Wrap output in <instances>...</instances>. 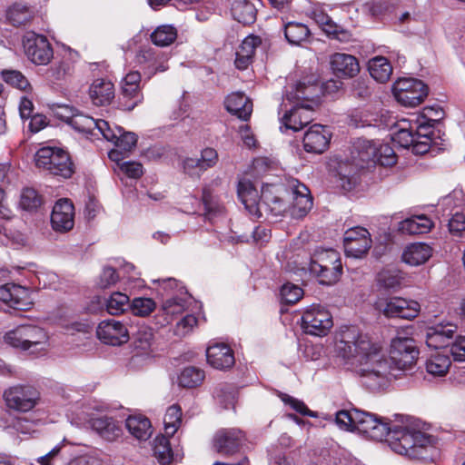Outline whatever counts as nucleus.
<instances>
[{
	"label": "nucleus",
	"mask_w": 465,
	"mask_h": 465,
	"mask_svg": "<svg viewBox=\"0 0 465 465\" xmlns=\"http://www.w3.org/2000/svg\"><path fill=\"white\" fill-rule=\"evenodd\" d=\"M336 352L341 364L357 374L372 391L387 388L392 380L411 371L419 356L411 338H394L388 354L381 342L355 328L341 333Z\"/></svg>",
	"instance_id": "nucleus-1"
},
{
	"label": "nucleus",
	"mask_w": 465,
	"mask_h": 465,
	"mask_svg": "<svg viewBox=\"0 0 465 465\" xmlns=\"http://www.w3.org/2000/svg\"><path fill=\"white\" fill-rule=\"evenodd\" d=\"M334 422L341 430H357L374 440L386 439L394 452L411 459L432 460L437 453L434 438L411 417L395 414L392 420L353 408L337 411Z\"/></svg>",
	"instance_id": "nucleus-2"
},
{
	"label": "nucleus",
	"mask_w": 465,
	"mask_h": 465,
	"mask_svg": "<svg viewBox=\"0 0 465 465\" xmlns=\"http://www.w3.org/2000/svg\"><path fill=\"white\" fill-rule=\"evenodd\" d=\"M282 192V184H265L259 195L256 188L247 180L240 181L237 188L238 198L249 213L257 218L263 213L279 216L286 211L287 205L280 195Z\"/></svg>",
	"instance_id": "nucleus-3"
},
{
	"label": "nucleus",
	"mask_w": 465,
	"mask_h": 465,
	"mask_svg": "<svg viewBox=\"0 0 465 465\" xmlns=\"http://www.w3.org/2000/svg\"><path fill=\"white\" fill-rule=\"evenodd\" d=\"M287 269L295 274L310 272L319 283L331 285L339 281L342 273V264L339 252L333 249H317L308 261L288 262Z\"/></svg>",
	"instance_id": "nucleus-4"
},
{
	"label": "nucleus",
	"mask_w": 465,
	"mask_h": 465,
	"mask_svg": "<svg viewBox=\"0 0 465 465\" xmlns=\"http://www.w3.org/2000/svg\"><path fill=\"white\" fill-rule=\"evenodd\" d=\"M377 153V143L362 138L357 139L351 147V159L352 164H340L338 177L340 185L345 191L352 190L359 182L358 172L370 163L374 164Z\"/></svg>",
	"instance_id": "nucleus-5"
},
{
	"label": "nucleus",
	"mask_w": 465,
	"mask_h": 465,
	"mask_svg": "<svg viewBox=\"0 0 465 465\" xmlns=\"http://www.w3.org/2000/svg\"><path fill=\"white\" fill-rule=\"evenodd\" d=\"M155 282H159L163 290L171 295L163 302L156 317L157 324L164 326L187 310L192 303L193 297L185 287L174 278L158 279Z\"/></svg>",
	"instance_id": "nucleus-6"
},
{
	"label": "nucleus",
	"mask_w": 465,
	"mask_h": 465,
	"mask_svg": "<svg viewBox=\"0 0 465 465\" xmlns=\"http://www.w3.org/2000/svg\"><path fill=\"white\" fill-rule=\"evenodd\" d=\"M5 341L14 348L28 351L30 354H37L45 350L48 336L41 327L22 324L6 332Z\"/></svg>",
	"instance_id": "nucleus-7"
},
{
	"label": "nucleus",
	"mask_w": 465,
	"mask_h": 465,
	"mask_svg": "<svg viewBox=\"0 0 465 465\" xmlns=\"http://www.w3.org/2000/svg\"><path fill=\"white\" fill-rule=\"evenodd\" d=\"M316 97H318V85L315 84H307L304 82H299L292 91H288L285 100L292 104V107L290 109H286L284 114L281 118V131H300L302 129V125L299 123L298 118V104L302 100L313 101Z\"/></svg>",
	"instance_id": "nucleus-8"
},
{
	"label": "nucleus",
	"mask_w": 465,
	"mask_h": 465,
	"mask_svg": "<svg viewBox=\"0 0 465 465\" xmlns=\"http://www.w3.org/2000/svg\"><path fill=\"white\" fill-rule=\"evenodd\" d=\"M35 163L39 168L56 176L69 178L74 173V164L70 156L61 148L51 146L40 148L35 154Z\"/></svg>",
	"instance_id": "nucleus-9"
},
{
	"label": "nucleus",
	"mask_w": 465,
	"mask_h": 465,
	"mask_svg": "<svg viewBox=\"0 0 465 465\" xmlns=\"http://www.w3.org/2000/svg\"><path fill=\"white\" fill-rule=\"evenodd\" d=\"M392 93L401 105L415 107L427 97L428 86L420 80L415 78H400L392 86Z\"/></svg>",
	"instance_id": "nucleus-10"
},
{
	"label": "nucleus",
	"mask_w": 465,
	"mask_h": 465,
	"mask_svg": "<svg viewBox=\"0 0 465 465\" xmlns=\"http://www.w3.org/2000/svg\"><path fill=\"white\" fill-rule=\"evenodd\" d=\"M332 325L331 313L320 305L311 306L302 316V329L310 335L325 336Z\"/></svg>",
	"instance_id": "nucleus-11"
},
{
	"label": "nucleus",
	"mask_w": 465,
	"mask_h": 465,
	"mask_svg": "<svg viewBox=\"0 0 465 465\" xmlns=\"http://www.w3.org/2000/svg\"><path fill=\"white\" fill-rule=\"evenodd\" d=\"M411 124L414 126V133L418 141L414 145V153L423 154L429 152L432 143L438 144L436 140L440 138V131L434 127V124H438V119L420 115Z\"/></svg>",
	"instance_id": "nucleus-12"
},
{
	"label": "nucleus",
	"mask_w": 465,
	"mask_h": 465,
	"mask_svg": "<svg viewBox=\"0 0 465 465\" xmlns=\"http://www.w3.org/2000/svg\"><path fill=\"white\" fill-rule=\"evenodd\" d=\"M39 397V392L28 385H15L4 392L6 406L21 412L31 411L36 405Z\"/></svg>",
	"instance_id": "nucleus-13"
},
{
	"label": "nucleus",
	"mask_w": 465,
	"mask_h": 465,
	"mask_svg": "<svg viewBox=\"0 0 465 465\" xmlns=\"http://www.w3.org/2000/svg\"><path fill=\"white\" fill-rule=\"evenodd\" d=\"M23 46L28 59L35 64H47L53 58V49L45 35L27 32L23 39Z\"/></svg>",
	"instance_id": "nucleus-14"
},
{
	"label": "nucleus",
	"mask_w": 465,
	"mask_h": 465,
	"mask_svg": "<svg viewBox=\"0 0 465 465\" xmlns=\"http://www.w3.org/2000/svg\"><path fill=\"white\" fill-rule=\"evenodd\" d=\"M167 61L168 55L165 53L152 46L141 47L135 55V63L147 79L158 72L166 71Z\"/></svg>",
	"instance_id": "nucleus-15"
},
{
	"label": "nucleus",
	"mask_w": 465,
	"mask_h": 465,
	"mask_svg": "<svg viewBox=\"0 0 465 465\" xmlns=\"http://www.w3.org/2000/svg\"><path fill=\"white\" fill-rule=\"evenodd\" d=\"M65 111L69 114H63L64 122L72 126L75 131L92 136L103 135L104 130L108 131V122L103 119H94L93 117L79 113L74 107H66Z\"/></svg>",
	"instance_id": "nucleus-16"
},
{
	"label": "nucleus",
	"mask_w": 465,
	"mask_h": 465,
	"mask_svg": "<svg viewBox=\"0 0 465 465\" xmlns=\"http://www.w3.org/2000/svg\"><path fill=\"white\" fill-rule=\"evenodd\" d=\"M343 246L347 257L362 258L371 246V233L361 226L350 228L344 232Z\"/></svg>",
	"instance_id": "nucleus-17"
},
{
	"label": "nucleus",
	"mask_w": 465,
	"mask_h": 465,
	"mask_svg": "<svg viewBox=\"0 0 465 465\" xmlns=\"http://www.w3.org/2000/svg\"><path fill=\"white\" fill-rule=\"evenodd\" d=\"M284 187L292 198V215L296 218L305 216L312 207V197L308 187L295 178L288 179Z\"/></svg>",
	"instance_id": "nucleus-18"
},
{
	"label": "nucleus",
	"mask_w": 465,
	"mask_h": 465,
	"mask_svg": "<svg viewBox=\"0 0 465 465\" xmlns=\"http://www.w3.org/2000/svg\"><path fill=\"white\" fill-rule=\"evenodd\" d=\"M377 306L387 317H398L406 320L414 319L420 310V306L417 302L408 301L401 297H391L381 301Z\"/></svg>",
	"instance_id": "nucleus-19"
},
{
	"label": "nucleus",
	"mask_w": 465,
	"mask_h": 465,
	"mask_svg": "<svg viewBox=\"0 0 465 465\" xmlns=\"http://www.w3.org/2000/svg\"><path fill=\"white\" fill-rule=\"evenodd\" d=\"M98 339L105 344L119 346L130 338V331L119 321L110 319L102 321L96 329Z\"/></svg>",
	"instance_id": "nucleus-20"
},
{
	"label": "nucleus",
	"mask_w": 465,
	"mask_h": 465,
	"mask_svg": "<svg viewBox=\"0 0 465 465\" xmlns=\"http://www.w3.org/2000/svg\"><path fill=\"white\" fill-rule=\"evenodd\" d=\"M0 300L10 308L19 311L29 309L33 303L30 291L14 283L0 286Z\"/></svg>",
	"instance_id": "nucleus-21"
},
{
	"label": "nucleus",
	"mask_w": 465,
	"mask_h": 465,
	"mask_svg": "<svg viewBox=\"0 0 465 465\" xmlns=\"http://www.w3.org/2000/svg\"><path fill=\"white\" fill-rule=\"evenodd\" d=\"M74 208L68 199L58 200L53 207L51 213L52 228L55 232H66L73 229L74 224Z\"/></svg>",
	"instance_id": "nucleus-22"
},
{
	"label": "nucleus",
	"mask_w": 465,
	"mask_h": 465,
	"mask_svg": "<svg viewBox=\"0 0 465 465\" xmlns=\"http://www.w3.org/2000/svg\"><path fill=\"white\" fill-rule=\"evenodd\" d=\"M244 440L243 432L239 429H223L214 437V449L222 455L230 456L240 450Z\"/></svg>",
	"instance_id": "nucleus-23"
},
{
	"label": "nucleus",
	"mask_w": 465,
	"mask_h": 465,
	"mask_svg": "<svg viewBox=\"0 0 465 465\" xmlns=\"http://www.w3.org/2000/svg\"><path fill=\"white\" fill-rule=\"evenodd\" d=\"M331 134L327 126L313 124L303 136V147L307 153H322L330 144Z\"/></svg>",
	"instance_id": "nucleus-24"
},
{
	"label": "nucleus",
	"mask_w": 465,
	"mask_h": 465,
	"mask_svg": "<svg viewBox=\"0 0 465 465\" xmlns=\"http://www.w3.org/2000/svg\"><path fill=\"white\" fill-rule=\"evenodd\" d=\"M91 428L102 439L107 441H114L123 434L121 422L113 417L96 413L91 420Z\"/></svg>",
	"instance_id": "nucleus-25"
},
{
	"label": "nucleus",
	"mask_w": 465,
	"mask_h": 465,
	"mask_svg": "<svg viewBox=\"0 0 465 465\" xmlns=\"http://www.w3.org/2000/svg\"><path fill=\"white\" fill-rule=\"evenodd\" d=\"M332 73L339 78H352L360 72L358 59L349 54L335 53L330 58Z\"/></svg>",
	"instance_id": "nucleus-26"
},
{
	"label": "nucleus",
	"mask_w": 465,
	"mask_h": 465,
	"mask_svg": "<svg viewBox=\"0 0 465 465\" xmlns=\"http://www.w3.org/2000/svg\"><path fill=\"white\" fill-rule=\"evenodd\" d=\"M131 335L134 350L133 361H137L141 356H151L154 339L153 329L145 324H139Z\"/></svg>",
	"instance_id": "nucleus-27"
},
{
	"label": "nucleus",
	"mask_w": 465,
	"mask_h": 465,
	"mask_svg": "<svg viewBox=\"0 0 465 465\" xmlns=\"http://www.w3.org/2000/svg\"><path fill=\"white\" fill-rule=\"evenodd\" d=\"M108 131L104 130L103 134V137L114 143L116 146L115 150H118L121 154L124 153H128L133 150V148L136 145L137 143V135L133 132H125L123 127L118 125L112 126L108 123Z\"/></svg>",
	"instance_id": "nucleus-28"
},
{
	"label": "nucleus",
	"mask_w": 465,
	"mask_h": 465,
	"mask_svg": "<svg viewBox=\"0 0 465 465\" xmlns=\"http://www.w3.org/2000/svg\"><path fill=\"white\" fill-rule=\"evenodd\" d=\"M208 363L217 370L230 369L234 365L235 358L232 350L224 343H215L206 350Z\"/></svg>",
	"instance_id": "nucleus-29"
},
{
	"label": "nucleus",
	"mask_w": 465,
	"mask_h": 465,
	"mask_svg": "<svg viewBox=\"0 0 465 465\" xmlns=\"http://www.w3.org/2000/svg\"><path fill=\"white\" fill-rule=\"evenodd\" d=\"M115 96L114 84L106 78L94 80L89 87V97L96 106L110 104Z\"/></svg>",
	"instance_id": "nucleus-30"
},
{
	"label": "nucleus",
	"mask_w": 465,
	"mask_h": 465,
	"mask_svg": "<svg viewBox=\"0 0 465 465\" xmlns=\"http://www.w3.org/2000/svg\"><path fill=\"white\" fill-rule=\"evenodd\" d=\"M457 326L451 323L437 324L426 331V344L430 348L440 349L448 345V341L456 332Z\"/></svg>",
	"instance_id": "nucleus-31"
},
{
	"label": "nucleus",
	"mask_w": 465,
	"mask_h": 465,
	"mask_svg": "<svg viewBox=\"0 0 465 465\" xmlns=\"http://www.w3.org/2000/svg\"><path fill=\"white\" fill-rule=\"evenodd\" d=\"M224 104L228 112L243 121L248 120L252 112V101L241 92L229 94L225 99Z\"/></svg>",
	"instance_id": "nucleus-32"
},
{
	"label": "nucleus",
	"mask_w": 465,
	"mask_h": 465,
	"mask_svg": "<svg viewBox=\"0 0 465 465\" xmlns=\"http://www.w3.org/2000/svg\"><path fill=\"white\" fill-rule=\"evenodd\" d=\"M432 254L430 245L423 242H414L408 245L401 255L402 262L411 266H419L426 262Z\"/></svg>",
	"instance_id": "nucleus-33"
},
{
	"label": "nucleus",
	"mask_w": 465,
	"mask_h": 465,
	"mask_svg": "<svg viewBox=\"0 0 465 465\" xmlns=\"http://www.w3.org/2000/svg\"><path fill=\"white\" fill-rule=\"evenodd\" d=\"M231 15L234 20L242 25H252L256 20L257 10L249 0H229Z\"/></svg>",
	"instance_id": "nucleus-34"
},
{
	"label": "nucleus",
	"mask_w": 465,
	"mask_h": 465,
	"mask_svg": "<svg viewBox=\"0 0 465 465\" xmlns=\"http://www.w3.org/2000/svg\"><path fill=\"white\" fill-rule=\"evenodd\" d=\"M125 427L139 440H146L152 435L151 421L143 415L129 416L125 420Z\"/></svg>",
	"instance_id": "nucleus-35"
},
{
	"label": "nucleus",
	"mask_w": 465,
	"mask_h": 465,
	"mask_svg": "<svg viewBox=\"0 0 465 465\" xmlns=\"http://www.w3.org/2000/svg\"><path fill=\"white\" fill-rule=\"evenodd\" d=\"M433 223L426 215H414L401 221L399 224V230L408 234H422L430 232Z\"/></svg>",
	"instance_id": "nucleus-36"
},
{
	"label": "nucleus",
	"mask_w": 465,
	"mask_h": 465,
	"mask_svg": "<svg viewBox=\"0 0 465 465\" xmlns=\"http://www.w3.org/2000/svg\"><path fill=\"white\" fill-rule=\"evenodd\" d=\"M283 33L287 42L292 45H301L311 34L306 25L292 21L283 24Z\"/></svg>",
	"instance_id": "nucleus-37"
},
{
	"label": "nucleus",
	"mask_w": 465,
	"mask_h": 465,
	"mask_svg": "<svg viewBox=\"0 0 465 465\" xmlns=\"http://www.w3.org/2000/svg\"><path fill=\"white\" fill-rule=\"evenodd\" d=\"M237 389L226 383H221L217 385L213 391V398L217 404L223 409L229 410L234 409L237 401Z\"/></svg>",
	"instance_id": "nucleus-38"
},
{
	"label": "nucleus",
	"mask_w": 465,
	"mask_h": 465,
	"mask_svg": "<svg viewBox=\"0 0 465 465\" xmlns=\"http://www.w3.org/2000/svg\"><path fill=\"white\" fill-rule=\"evenodd\" d=\"M369 72L374 80L385 83L392 74V66L386 57L375 56L369 61Z\"/></svg>",
	"instance_id": "nucleus-39"
},
{
	"label": "nucleus",
	"mask_w": 465,
	"mask_h": 465,
	"mask_svg": "<svg viewBox=\"0 0 465 465\" xmlns=\"http://www.w3.org/2000/svg\"><path fill=\"white\" fill-rule=\"evenodd\" d=\"M450 367V360L446 353H432L426 361L428 373L433 376H444Z\"/></svg>",
	"instance_id": "nucleus-40"
},
{
	"label": "nucleus",
	"mask_w": 465,
	"mask_h": 465,
	"mask_svg": "<svg viewBox=\"0 0 465 465\" xmlns=\"http://www.w3.org/2000/svg\"><path fill=\"white\" fill-rule=\"evenodd\" d=\"M202 200L204 205V216L208 221L213 223L216 218L223 214L224 207L206 188L203 191Z\"/></svg>",
	"instance_id": "nucleus-41"
},
{
	"label": "nucleus",
	"mask_w": 465,
	"mask_h": 465,
	"mask_svg": "<svg viewBox=\"0 0 465 465\" xmlns=\"http://www.w3.org/2000/svg\"><path fill=\"white\" fill-rule=\"evenodd\" d=\"M130 298L127 294L115 292H113L105 302L106 311L111 315H118L130 308Z\"/></svg>",
	"instance_id": "nucleus-42"
},
{
	"label": "nucleus",
	"mask_w": 465,
	"mask_h": 465,
	"mask_svg": "<svg viewBox=\"0 0 465 465\" xmlns=\"http://www.w3.org/2000/svg\"><path fill=\"white\" fill-rule=\"evenodd\" d=\"M6 18L15 26L25 25L32 18L30 8L21 3L14 4L6 11Z\"/></svg>",
	"instance_id": "nucleus-43"
},
{
	"label": "nucleus",
	"mask_w": 465,
	"mask_h": 465,
	"mask_svg": "<svg viewBox=\"0 0 465 465\" xmlns=\"http://www.w3.org/2000/svg\"><path fill=\"white\" fill-rule=\"evenodd\" d=\"M109 158L117 163L120 170L128 177L137 179L143 173V165L137 162H123L121 163L120 153L118 150H111L108 153Z\"/></svg>",
	"instance_id": "nucleus-44"
},
{
	"label": "nucleus",
	"mask_w": 465,
	"mask_h": 465,
	"mask_svg": "<svg viewBox=\"0 0 465 465\" xmlns=\"http://www.w3.org/2000/svg\"><path fill=\"white\" fill-rule=\"evenodd\" d=\"M204 379V371L196 367L184 368L179 378V385L183 388H194L199 386Z\"/></svg>",
	"instance_id": "nucleus-45"
},
{
	"label": "nucleus",
	"mask_w": 465,
	"mask_h": 465,
	"mask_svg": "<svg viewBox=\"0 0 465 465\" xmlns=\"http://www.w3.org/2000/svg\"><path fill=\"white\" fill-rule=\"evenodd\" d=\"M123 102L122 105L125 110L131 111L143 100L140 85L122 84Z\"/></svg>",
	"instance_id": "nucleus-46"
},
{
	"label": "nucleus",
	"mask_w": 465,
	"mask_h": 465,
	"mask_svg": "<svg viewBox=\"0 0 465 465\" xmlns=\"http://www.w3.org/2000/svg\"><path fill=\"white\" fill-rule=\"evenodd\" d=\"M177 37L175 27L169 25L158 26L151 35V39L155 45L167 46Z\"/></svg>",
	"instance_id": "nucleus-47"
},
{
	"label": "nucleus",
	"mask_w": 465,
	"mask_h": 465,
	"mask_svg": "<svg viewBox=\"0 0 465 465\" xmlns=\"http://www.w3.org/2000/svg\"><path fill=\"white\" fill-rule=\"evenodd\" d=\"M94 410H96L97 412L100 411L99 409H91L90 407L76 409L75 411H72L67 414V419L72 425L76 427L91 428V420L96 415V413L94 412Z\"/></svg>",
	"instance_id": "nucleus-48"
},
{
	"label": "nucleus",
	"mask_w": 465,
	"mask_h": 465,
	"mask_svg": "<svg viewBox=\"0 0 465 465\" xmlns=\"http://www.w3.org/2000/svg\"><path fill=\"white\" fill-rule=\"evenodd\" d=\"M165 433L173 436L182 423V410L178 405L170 406L164 415L163 419Z\"/></svg>",
	"instance_id": "nucleus-49"
},
{
	"label": "nucleus",
	"mask_w": 465,
	"mask_h": 465,
	"mask_svg": "<svg viewBox=\"0 0 465 465\" xmlns=\"http://www.w3.org/2000/svg\"><path fill=\"white\" fill-rule=\"evenodd\" d=\"M303 296V290L292 282L284 283L280 289L281 302L292 305L299 302Z\"/></svg>",
	"instance_id": "nucleus-50"
},
{
	"label": "nucleus",
	"mask_w": 465,
	"mask_h": 465,
	"mask_svg": "<svg viewBox=\"0 0 465 465\" xmlns=\"http://www.w3.org/2000/svg\"><path fill=\"white\" fill-rule=\"evenodd\" d=\"M455 208L457 210L449 221V231L453 237L461 238L465 231V214L462 205L455 203Z\"/></svg>",
	"instance_id": "nucleus-51"
},
{
	"label": "nucleus",
	"mask_w": 465,
	"mask_h": 465,
	"mask_svg": "<svg viewBox=\"0 0 465 465\" xmlns=\"http://www.w3.org/2000/svg\"><path fill=\"white\" fill-rule=\"evenodd\" d=\"M153 452L160 465L170 464L172 460V450L168 439L165 437L156 439Z\"/></svg>",
	"instance_id": "nucleus-52"
},
{
	"label": "nucleus",
	"mask_w": 465,
	"mask_h": 465,
	"mask_svg": "<svg viewBox=\"0 0 465 465\" xmlns=\"http://www.w3.org/2000/svg\"><path fill=\"white\" fill-rule=\"evenodd\" d=\"M401 277L395 270H383L377 275L378 285L385 290H395L401 285Z\"/></svg>",
	"instance_id": "nucleus-53"
},
{
	"label": "nucleus",
	"mask_w": 465,
	"mask_h": 465,
	"mask_svg": "<svg viewBox=\"0 0 465 465\" xmlns=\"http://www.w3.org/2000/svg\"><path fill=\"white\" fill-rule=\"evenodd\" d=\"M350 94L352 97L360 100H368L372 94V87L368 79L360 77L351 84Z\"/></svg>",
	"instance_id": "nucleus-54"
},
{
	"label": "nucleus",
	"mask_w": 465,
	"mask_h": 465,
	"mask_svg": "<svg viewBox=\"0 0 465 465\" xmlns=\"http://www.w3.org/2000/svg\"><path fill=\"white\" fill-rule=\"evenodd\" d=\"M377 143V153L374 164L379 163L382 166H391L396 163V154L394 150L387 143Z\"/></svg>",
	"instance_id": "nucleus-55"
},
{
	"label": "nucleus",
	"mask_w": 465,
	"mask_h": 465,
	"mask_svg": "<svg viewBox=\"0 0 465 465\" xmlns=\"http://www.w3.org/2000/svg\"><path fill=\"white\" fill-rule=\"evenodd\" d=\"M393 140L403 148L411 147L414 153V145L418 141L416 140L413 124H411L409 128L401 127L394 134Z\"/></svg>",
	"instance_id": "nucleus-56"
},
{
	"label": "nucleus",
	"mask_w": 465,
	"mask_h": 465,
	"mask_svg": "<svg viewBox=\"0 0 465 465\" xmlns=\"http://www.w3.org/2000/svg\"><path fill=\"white\" fill-rule=\"evenodd\" d=\"M42 203L41 197L33 188H25L22 191L19 204L22 209L26 211H35Z\"/></svg>",
	"instance_id": "nucleus-57"
},
{
	"label": "nucleus",
	"mask_w": 465,
	"mask_h": 465,
	"mask_svg": "<svg viewBox=\"0 0 465 465\" xmlns=\"http://www.w3.org/2000/svg\"><path fill=\"white\" fill-rule=\"evenodd\" d=\"M156 307L155 302L151 298H134L131 302L130 309L133 313L137 316H147Z\"/></svg>",
	"instance_id": "nucleus-58"
},
{
	"label": "nucleus",
	"mask_w": 465,
	"mask_h": 465,
	"mask_svg": "<svg viewBox=\"0 0 465 465\" xmlns=\"http://www.w3.org/2000/svg\"><path fill=\"white\" fill-rule=\"evenodd\" d=\"M280 398L285 405H289L293 411L303 416H309L312 418L319 417L318 412L309 410L302 401H300L285 393H281Z\"/></svg>",
	"instance_id": "nucleus-59"
},
{
	"label": "nucleus",
	"mask_w": 465,
	"mask_h": 465,
	"mask_svg": "<svg viewBox=\"0 0 465 465\" xmlns=\"http://www.w3.org/2000/svg\"><path fill=\"white\" fill-rule=\"evenodd\" d=\"M2 77L6 84L19 90H25L30 86L25 75L16 70H4L2 72Z\"/></svg>",
	"instance_id": "nucleus-60"
},
{
	"label": "nucleus",
	"mask_w": 465,
	"mask_h": 465,
	"mask_svg": "<svg viewBox=\"0 0 465 465\" xmlns=\"http://www.w3.org/2000/svg\"><path fill=\"white\" fill-rule=\"evenodd\" d=\"M120 279L119 273L112 266H105L97 282V284L102 289L109 288L114 285Z\"/></svg>",
	"instance_id": "nucleus-61"
},
{
	"label": "nucleus",
	"mask_w": 465,
	"mask_h": 465,
	"mask_svg": "<svg viewBox=\"0 0 465 465\" xmlns=\"http://www.w3.org/2000/svg\"><path fill=\"white\" fill-rule=\"evenodd\" d=\"M262 41L260 37L255 35H248L245 37L240 45L238 54H245L248 57L253 58L255 49L261 45Z\"/></svg>",
	"instance_id": "nucleus-62"
},
{
	"label": "nucleus",
	"mask_w": 465,
	"mask_h": 465,
	"mask_svg": "<svg viewBox=\"0 0 465 465\" xmlns=\"http://www.w3.org/2000/svg\"><path fill=\"white\" fill-rule=\"evenodd\" d=\"M196 324V317L193 314H186L176 323L174 334L179 337H183L187 335Z\"/></svg>",
	"instance_id": "nucleus-63"
},
{
	"label": "nucleus",
	"mask_w": 465,
	"mask_h": 465,
	"mask_svg": "<svg viewBox=\"0 0 465 465\" xmlns=\"http://www.w3.org/2000/svg\"><path fill=\"white\" fill-rule=\"evenodd\" d=\"M311 101L302 100L300 101L299 107V123L302 125V129L309 124L313 119V109L312 106L309 104Z\"/></svg>",
	"instance_id": "nucleus-64"
}]
</instances>
